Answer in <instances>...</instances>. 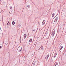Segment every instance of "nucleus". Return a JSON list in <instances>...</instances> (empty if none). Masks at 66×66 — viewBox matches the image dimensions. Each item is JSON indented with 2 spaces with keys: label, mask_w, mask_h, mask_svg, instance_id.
Listing matches in <instances>:
<instances>
[{
  "label": "nucleus",
  "mask_w": 66,
  "mask_h": 66,
  "mask_svg": "<svg viewBox=\"0 0 66 66\" xmlns=\"http://www.w3.org/2000/svg\"><path fill=\"white\" fill-rule=\"evenodd\" d=\"M55 30H54L53 32L52 33L51 35L52 36V37H53V36H54V34H55Z\"/></svg>",
  "instance_id": "nucleus-1"
},
{
  "label": "nucleus",
  "mask_w": 66,
  "mask_h": 66,
  "mask_svg": "<svg viewBox=\"0 0 66 66\" xmlns=\"http://www.w3.org/2000/svg\"><path fill=\"white\" fill-rule=\"evenodd\" d=\"M49 57V55L48 54L45 57V59L46 60V61H47V60H48V57Z\"/></svg>",
  "instance_id": "nucleus-2"
},
{
  "label": "nucleus",
  "mask_w": 66,
  "mask_h": 66,
  "mask_svg": "<svg viewBox=\"0 0 66 66\" xmlns=\"http://www.w3.org/2000/svg\"><path fill=\"white\" fill-rule=\"evenodd\" d=\"M45 22H46V20H43L42 23V25H44V24H45Z\"/></svg>",
  "instance_id": "nucleus-3"
},
{
  "label": "nucleus",
  "mask_w": 66,
  "mask_h": 66,
  "mask_svg": "<svg viewBox=\"0 0 66 66\" xmlns=\"http://www.w3.org/2000/svg\"><path fill=\"white\" fill-rule=\"evenodd\" d=\"M57 52H56L55 53L54 55V58H55V57H56V55H57Z\"/></svg>",
  "instance_id": "nucleus-4"
},
{
  "label": "nucleus",
  "mask_w": 66,
  "mask_h": 66,
  "mask_svg": "<svg viewBox=\"0 0 66 66\" xmlns=\"http://www.w3.org/2000/svg\"><path fill=\"white\" fill-rule=\"evenodd\" d=\"M57 20V17L55 20L54 21V22H56Z\"/></svg>",
  "instance_id": "nucleus-5"
},
{
  "label": "nucleus",
  "mask_w": 66,
  "mask_h": 66,
  "mask_svg": "<svg viewBox=\"0 0 66 66\" xmlns=\"http://www.w3.org/2000/svg\"><path fill=\"white\" fill-rule=\"evenodd\" d=\"M24 36V39H25L26 38V37H27V35L26 34H24L23 35Z\"/></svg>",
  "instance_id": "nucleus-6"
},
{
  "label": "nucleus",
  "mask_w": 66,
  "mask_h": 66,
  "mask_svg": "<svg viewBox=\"0 0 66 66\" xmlns=\"http://www.w3.org/2000/svg\"><path fill=\"white\" fill-rule=\"evenodd\" d=\"M22 50V47H21V48L20 50H19L18 51L19 52H20Z\"/></svg>",
  "instance_id": "nucleus-7"
},
{
  "label": "nucleus",
  "mask_w": 66,
  "mask_h": 66,
  "mask_svg": "<svg viewBox=\"0 0 66 66\" xmlns=\"http://www.w3.org/2000/svg\"><path fill=\"white\" fill-rule=\"evenodd\" d=\"M35 63H36V62L35 61H34L32 63H33V66H35Z\"/></svg>",
  "instance_id": "nucleus-8"
},
{
  "label": "nucleus",
  "mask_w": 66,
  "mask_h": 66,
  "mask_svg": "<svg viewBox=\"0 0 66 66\" xmlns=\"http://www.w3.org/2000/svg\"><path fill=\"white\" fill-rule=\"evenodd\" d=\"M40 47H41V50H44V48H43V46H41Z\"/></svg>",
  "instance_id": "nucleus-9"
},
{
  "label": "nucleus",
  "mask_w": 66,
  "mask_h": 66,
  "mask_svg": "<svg viewBox=\"0 0 66 66\" xmlns=\"http://www.w3.org/2000/svg\"><path fill=\"white\" fill-rule=\"evenodd\" d=\"M12 24L13 25H14L15 24V22L13 21L12 22Z\"/></svg>",
  "instance_id": "nucleus-10"
},
{
  "label": "nucleus",
  "mask_w": 66,
  "mask_h": 66,
  "mask_svg": "<svg viewBox=\"0 0 66 66\" xmlns=\"http://www.w3.org/2000/svg\"><path fill=\"white\" fill-rule=\"evenodd\" d=\"M54 14L55 13H54L52 14V17H53L54 16V15H55Z\"/></svg>",
  "instance_id": "nucleus-11"
},
{
  "label": "nucleus",
  "mask_w": 66,
  "mask_h": 66,
  "mask_svg": "<svg viewBox=\"0 0 66 66\" xmlns=\"http://www.w3.org/2000/svg\"><path fill=\"white\" fill-rule=\"evenodd\" d=\"M32 39H31L29 40V42H32Z\"/></svg>",
  "instance_id": "nucleus-12"
},
{
  "label": "nucleus",
  "mask_w": 66,
  "mask_h": 66,
  "mask_svg": "<svg viewBox=\"0 0 66 66\" xmlns=\"http://www.w3.org/2000/svg\"><path fill=\"white\" fill-rule=\"evenodd\" d=\"M55 63L57 65H58V64H59V62H55Z\"/></svg>",
  "instance_id": "nucleus-13"
},
{
  "label": "nucleus",
  "mask_w": 66,
  "mask_h": 66,
  "mask_svg": "<svg viewBox=\"0 0 66 66\" xmlns=\"http://www.w3.org/2000/svg\"><path fill=\"white\" fill-rule=\"evenodd\" d=\"M18 27H21V25H20V24H19L18 25Z\"/></svg>",
  "instance_id": "nucleus-14"
},
{
  "label": "nucleus",
  "mask_w": 66,
  "mask_h": 66,
  "mask_svg": "<svg viewBox=\"0 0 66 66\" xmlns=\"http://www.w3.org/2000/svg\"><path fill=\"white\" fill-rule=\"evenodd\" d=\"M13 7H12V6H10V9H12Z\"/></svg>",
  "instance_id": "nucleus-15"
},
{
  "label": "nucleus",
  "mask_w": 66,
  "mask_h": 66,
  "mask_svg": "<svg viewBox=\"0 0 66 66\" xmlns=\"http://www.w3.org/2000/svg\"><path fill=\"white\" fill-rule=\"evenodd\" d=\"M27 7H29V8L30 7V5H28L27 6Z\"/></svg>",
  "instance_id": "nucleus-16"
},
{
  "label": "nucleus",
  "mask_w": 66,
  "mask_h": 66,
  "mask_svg": "<svg viewBox=\"0 0 66 66\" xmlns=\"http://www.w3.org/2000/svg\"><path fill=\"white\" fill-rule=\"evenodd\" d=\"M61 30H62V27H61L59 29V30H60V31H61Z\"/></svg>",
  "instance_id": "nucleus-17"
},
{
  "label": "nucleus",
  "mask_w": 66,
  "mask_h": 66,
  "mask_svg": "<svg viewBox=\"0 0 66 66\" xmlns=\"http://www.w3.org/2000/svg\"><path fill=\"white\" fill-rule=\"evenodd\" d=\"M60 48L61 49H62L63 48V46H61L60 47Z\"/></svg>",
  "instance_id": "nucleus-18"
},
{
  "label": "nucleus",
  "mask_w": 66,
  "mask_h": 66,
  "mask_svg": "<svg viewBox=\"0 0 66 66\" xmlns=\"http://www.w3.org/2000/svg\"><path fill=\"white\" fill-rule=\"evenodd\" d=\"M60 50H59V51H60V50H62V48H60Z\"/></svg>",
  "instance_id": "nucleus-19"
},
{
  "label": "nucleus",
  "mask_w": 66,
  "mask_h": 66,
  "mask_svg": "<svg viewBox=\"0 0 66 66\" xmlns=\"http://www.w3.org/2000/svg\"><path fill=\"white\" fill-rule=\"evenodd\" d=\"M36 30L35 29H34V30H32V31H36Z\"/></svg>",
  "instance_id": "nucleus-20"
},
{
  "label": "nucleus",
  "mask_w": 66,
  "mask_h": 66,
  "mask_svg": "<svg viewBox=\"0 0 66 66\" xmlns=\"http://www.w3.org/2000/svg\"><path fill=\"white\" fill-rule=\"evenodd\" d=\"M9 24H9V23H7V25L8 26H9Z\"/></svg>",
  "instance_id": "nucleus-21"
},
{
  "label": "nucleus",
  "mask_w": 66,
  "mask_h": 66,
  "mask_svg": "<svg viewBox=\"0 0 66 66\" xmlns=\"http://www.w3.org/2000/svg\"><path fill=\"white\" fill-rule=\"evenodd\" d=\"M2 48V46H0V49Z\"/></svg>",
  "instance_id": "nucleus-22"
},
{
  "label": "nucleus",
  "mask_w": 66,
  "mask_h": 66,
  "mask_svg": "<svg viewBox=\"0 0 66 66\" xmlns=\"http://www.w3.org/2000/svg\"><path fill=\"white\" fill-rule=\"evenodd\" d=\"M7 43H5L6 44H7Z\"/></svg>",
  "instance_id": "nucleus-23"
},
{
  "label": "nucleus",
  "mask_w": 66,
  "mask_h": 66,
  "mask_svg": "<svg viewBox=\"0 0 66 66\" xmlns=\"http://www.w3.org/2000/svg\"><path fill=\"white\" fill-rule=\"evenodd\" d=\"M8 23H9V24H10V22H9H9H8Z\"/></svg>",
  "instance_id": "nucleus-24"
},
{
  "label": "nucleus",
  "mask_w": 66,
  "mask_h": 66,
  "mask_svg": "<svg viewBox=\"0 0 66 66\" xmlns=\"http://www.w3.org/2000/svg\"><path fill=\"white\" fill-rule=\"evenodd\" d=\"M55 64H56V63L55 62L54 64V65H55Z\"/></svg>",
  "instance_id": "nucleus-25"
},
{
  "label": "nucleus",
  "mask_w": 66,
  "mask_h": 66,
  "mask_svg": "<svg viewBox=\"0 0 66 66\" xmlns=\"http://www.w3.org/2000/svg\"><path fill=\"white\" fill-rule=\"evenodd\" d=\"M57 65L56 64L55 65V66H56Z\"/></svg>",
  "instance_id": "nucleus-26"
},
{
  "label": "nucleus",
  "mask_w": 66,
  "mask_h": 66,
  "mask_svg": "<svg viewBox=\"0 0 66 66\" xmlns=\"http://www.w3.org/2000/svg\"><path fill=\"white\" fill-rule=\"evenodd\" d=\"M1 30V27H0V30Z\"/></svg>",
  "instance_id": "nucleus-27"
},
{
  "label": "nucleus",
  "mask_w": 66,
  "mask_h": 66,
  "mask_svg": "<svg viewBox=\"0 0 66 66\" xmlns=\"http://www.w3.org/2000/svg\"><path fill=\"white\" fill-rule=\"evenodd\" d=\"M60 52H61V51H60Z\"/></svg>",
  "instance_id": "nucleus-28"
}]
</instances>
